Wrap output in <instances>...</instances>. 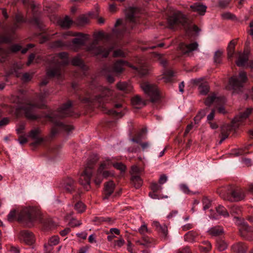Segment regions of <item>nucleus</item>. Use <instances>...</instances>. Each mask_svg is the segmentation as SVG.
<instances>
[{
    "mask_svg": "<svg viewBox=\"0 0 253 253\" xmlns=\"http://www.w3.org/2000/svg\"><path fill=\"white\" fill-rule=\"evenodd\" d=\"M115 169L119 170L121 172H125L126 169V167L122 163H113V166Z\"/></svg>",
    "mask_w": 253,
    "mask_h": 253,
    "instance_id": "obj_54",
    "label": "nucleus"
},
{
    "mask_svg": "<svg viewBox=\"0 0 253 253\" xmlns=\"http://www.w3.org/2000/svg\"><path fill=\"white\" fill-rule=\"evenodd\" d=\"M25 128V124L24 123H20L17 126L16 129V132L18 135L25 134L24 130Z\"/></svg>",
    "mask_w": 253,
    "mask_h": 253,
    "instance_id": "obj_58",
    "label": "nucleus"
},
{
    "mask_svg": "<svg viewBox=\"0 0 253 253\" xmlns=\"http://www.w3.org/2000/svg\"><path fill=\"white\" fill-rule=\"evenodd\" d=\"M113 162L112 159L106 158L100 164L98 172H100L102 170L110 169L113 166Z\"/></svg>",
    "mask_w": 253,
    "mask_h": 253,
    "instance_id": "obj_27",
    "label": "nucleus"
},
{
    "mask_svg": "<svg viewBox=\"0 0 253 253\" xmlns=\"http://www.w3.org/2000/svg\"><path fill=\"white\" fill-rule=\"evenodd\" d=\"M41 212L36 208L25 207L18 213V220L30 227L34 223L41 221Z\"/></svg>",
    "mask_w": 253,
    "mask_h": 253,
    "instance_id": "obj_6",
    "label": "nucleus"
},
{
    "mask_svg": "<svg viewBox=\"0 0 253 253\" xmlns=\"http://www.w3.org/2000/svg\"><path fill=\"white\" fill-rule=\"evenodd\" d=\"M198 44L196 42L191 43L188 44L181 43L179 45V49L184 54L189 53L192 51L197 49Z\"/></svg>",
    "mask_w": 253,
    "mask_h": 253,
    "instance_id": "obj_21",
    "label": "nucleus"
},
{
    "mask_svg": "<svg viewBox=\"0 0 253 253\" xmlns=\"http://www.w3.org/2000/svg\"><path fill=\"white\" fill-rule=\"evenodd\" d=\"M53 247L45 244L44 245V253H53Z\"/></svg>",
    "mask_w": 253,
    "mask_h": 253,
    "instance_id": "obj_64",
    "label": "nucleus"
},
{
    "mask_svg": "<svg viewBox=\"0 0 253 253\" xmlns=\"http://www.w3.org/2000/svg\"><path fill=\"white\" fill-rule=\"evenodd\" d=\"M111 175V172L106 169L102 170L100 172H98L97 171L95 177L94 182L96 185H100L103 178H107Z\"/></svg>",
    "mask_w": 253,
    "mask_h": 253,
    "instance_id": "obj_25",
    "label": "nucleus"
},
{
    "mask_svg": "<svg viewBox=\"0 0 253 253\" xmlns=\"http://www.w3.org/2000/svg\"><path fill=\"white\" fill-rule=\"evenodd\" d=\"M140 87L145 94H147L152 102L159 99V91L157 86L148 82H144L140 84Z\"/></svg>",
    "mask_w": 253,
    "mask_h": 253,
    "instance_id": "obj_12",
    "label": "nucleus"
},
{
    "mask_svg": "<svg viewBox=\"0 0 253 253\" xmlns=\"http://www.w3.org/2000/svg\"><path fill=\"white\" fill-rule=\"evenodd\" d=\"M232 250L236 253H246L247 246L242 243H238L232 246Z\"/></svg>",
    "mask_w": 253,
    "mask_h": 253,
    "instance_id": "obj_32",
    "label": "nucleus"
},
{
    "mask_svg": "<svg viewBox=\"0 0 253 253\" xmlns=\"http://www.w3.org/2000/svg\"><path fill=\"white\" fill-rule=\"evenodd\" d=\"M97 90L101 92V94L93 97L90 95L87 97H84L81 99L83 103H95L98 102L99 106H100L102 103H103V97L106 96L111 95L113 94V91L109 88L103 87L101 85L96 86Z\"/></svg>",
    "mask_w": 253,
    "mask_h": 253,
    "instance_id": "obj_11",
    "label": "nucleus"
},
{
    "mask_svg": "<svg viewBox=\"0 0 253 253\" xmlns=\"http://www.w3.org/2000/svg\"><path fill=\"white\" fill-rule=\"evenodd\" d=\"M206 111L202 110L200 111L198 114L194 118V121L195 124H198L202 118H203L206 115Z\"/></svg>",
    "mask_w": 253,
    "mask_h": 253,
    "instance_id": "obj_50",
    "label": "nucleus"
},
{
    "mask_svg": "<svg viewBox=\"0 0 253 253\" xmlns=\"http://www.w3.org/2000/svg\"><path fill=\"white\" fill-rule=\"evenodd\" d=\"M126 53L121 49H117L115 50L113 54V56L114 57H125L126 56Z\"/></svg>",
    "mask_w": 253,
    "mask_h": 253,
    "instance_id": "obj_59",
    "label": "nucleus"
},
{
    "mask_svg": "<svg viewBox=\"0 0 253 253\" xmlns=\"http://www.w3.org/2000/svg\"><path fill=\"white\" fill-rule=\"evenodd\" d=\"M130 141L135 142L136 143H139L143 150L147 149L150 146V143L148 142H144V143H140L141 142V139L139 138H132L130 139Z\"/></svg>",
    "mask_w": 253,
    "mask_h": 253,
    "instance_id": "obj_47",
    "label": "nucleus"
},
{
    "mask_svg": "<svg viewBox=\"0 0 253 253\" xmlns=\"http://www.w3.org/2000/svg\"><path fill=\"white\" fill-rule=\"evenodd\" d=\"M153 225L156 226L160 233H161L165 237L168 234V228L165 224L161 225L157 221H154Z\"/></svg>",
    "mask_w": 253,
    "mask_h": 253,
    "instance_id": "obj_37",
    "label": "nucleus"
},
{
    "mask_svg": "<svg viewBox=\"0 0 253 253\" xmlns=\"http://www.w3.org/2000/svg\"><path fill=\"white\" fill-rule=\"evenodd\" d=\"M153 239L148 236H142L141 240L136 241V243L138 245L143 246L146 248H149L151 246L153 243Z\"/></svg>",
    "mask_w": 253,
    "mask_h": 253,
    "instance_id": "obj_33",
    "label": "nucleus"
},
{
    "mask_svg": "<svg viewBox=\"0 0 253 253\" xmlns=\"http://www.w3.org/2000/svg\"><path fill=\"white\" fill-rule=\"evenodd\" d=\"M216 248L219 251H223L227 249V244L223 240H218L216 242Z\"/></svg>",
    "mask_w": 253,
    "mask_h": 253,
    "instance_id": "obj_49",
    "label": "nucleus"
},
{
    "mask_svg": "<svg viewBox=\"0 0 253 253\" xmlns=\"http://www.w3.org/2000/svg\"><path fill=\"white\" fill-rule=\"evenodd\" d=\"M219 196L224 200L238 202L245 198L244 191L240 187L228 186L219 191Z\"/></svg>",
    "mask_w": 253,
    "mask_h": 253,
    "instance_id": "obj_7",
    "label": "nucleus"
},
{
    "mask_svg": "<svg viewBox=\"0 0 253 253\" xmlns=\"http://www.w3.org/2000/svg\"><path fill=\"white\" fill-rule=\"evenodd\" d=\"M97 160L98 158L96 157H94L92 160L89 159L84 170L80 175L79 182L86 190H88L90 188V181L92 173V169Z\"/></svg>",
    "mask_w": 253,
    "mask_h": 253,
    "instance_id": "obj_9",
    "label": "nucleus"
},
{
    "mask_svg": "<svg viewBox=\"0 0 253 253\" xmlns=\"http://www.w3.org/2000/svg\"><path fill=\"white\" fill-rule=\"evenodd\" d=\"M224 101V97H217L215 93H212L207 97L205 101V104L206 106H210L212 103L218 104Z\"/></svg>",
    "mask_w": 253,
    "mask_h": 253,
    "instance_id": "obj_20",
    "label": "nucleus"
},
{
    "mask_svg": "<svg viewBox=\"0 0 253 253\" xmlns=\"http://www.w3.org/2000/svg\"><path fill=\"white\" fill-rule=\"evenodd\" d=\"M247 80L246 73L241 71L238 75L233 76L230 79L227 88L232 90L234 92H238L241 90Z\"/></svg>",
    "mask_w": 253,
    "mask_h": 253,
    "instance_id": "obj_10",
    "label": "nucleus"
},
{
    "mask_svg": "<svg viewBox=\"0 0 253 253\" xmlns=\"http://www.w3.org/2000/svg\"><path fill=\"white\" fill-rule=\"evenodd\" d=\"M168 27L171 29H175L182 27L186 31L187 34L194 32L198 34L200 31L199 28L195 25H193L186 15L180 11L174 12L168 18Z\"/></svg>",
    "mask_w": 253,
    "mask_h": 253,
    "instance_id": "obj_5",
    "label": "nucleus"
},
{
    "mask_svg": "<svg viewBox=\"0 0 253 253\" xmlns=\"http://www.w3.org/2000/svg\"><path fill=\"white\" fill-rule=\"evenodd\" d=\"M139 67H136L131 65L128 62L119 60L115 62L111 66L105 67L103 69L104 74L106 77L107 81L109 83H113L115 81L114 77L111 74L120 75L124 70L125 66H128L137 71L141 76H145L148 74L149 69L147 65L141 60L138 61Z\"/></svg>",
    "mask_w": 253,
    "mask_h": 253,
    "instance_id": "obj_2",
    "label": "nucleus"
},
{
    "mask_svg": "<svg viewBox=\"0 0 253 253\" xmlns=\"http://www.w3.org/2000/svg\"><path fill=\"white\" fill-rule=\"evenodd\" d=\"M116 87L119 90L127 93L132 91L133 87L129 82H119L116 84Z\"/></svg>",
    "mask_w": 253,
    "mask_h": 253,
    "instance_id": "obj_23",
    "label": "nucleus"
},
{
    "mask_svg": "<svg viewBox=\"0 0 253 253\" xmlns=\"http://www.w3.org/2000/svg\"><path fill=\"white\" fill-rule=\"evenodd\" d=\"M60 238L58 236H53L49 238L48 242L46 244L53 247L58 244Z\"/></svg>",
    "mask_w": 253,
    "mask_h": 253,
    "instance_id": "obj_44",
    "label": "nucleus"
},
{
    "mask_svg": "<svg viewBox=\"0 0 253 253\" xmlns=\"http://www.w3.org/2000/svg\"><path fill=\"white\" fill-rule=\"evenodd\" d=\"M17 140L21 145L26 143L28 141V139L25 134L19 135V138Z\"/></svg>",
    "mask_w": 253,
    "mask_h": 253,
    "instance_id": "obj_62",
    "label": "nucleus"
},
{
    "mask_svg": "<svg viewBox=\"0 0 253 253\" xmlns=\"http://www.w3.org/2000/svg\"><path fill=\"white\" fill-rule=\"evenodd\" d=\"M138 232L142 235V236H145V234L150 232L148 229L147 226L145 223H143L141 226L138 229Z\"/></svg>",
    "mask_w": 253,
    "mask_h": 253,
    "instance_id": "obj_52",
    "label": "nucleus"
},
{
    "mask_svg": "<svg viewBox=\"0 0 253 253\" xmlns=\"http://www.w3.org/2000/svg\"><path fill=\"white\" fill-rule=\"evenodd\" d=\"M10 39L8 36H5L0 34V43L8 42ZM9 50L3 49L0 47V62H4L9 54Z\"/></svg>",
    "mask_w": 253,
    "mask_h": 253,
    "instance_id": "obj_19",
    "label": "nucleus"
},
{
    "mask_svg": "<svg viewBox=\"0 0 253 253\" xmlns=\"http://www.w3.org/2000/svg\"><path fill=\"white\" fill-rule=\"evenodd\" d=\"M210 90L209 86L207 83H202L199 86V91L202 95L207 94Z\"/></svg>",
    "mask_w": 253,
    "mask_h": 253,
    "instance_id": "obj_42",
    "label": "nucleus"
},
{
    "mask_svg": "<svg viewBox=\"0 0 253 253\" xmlns=\"http://www.w3.org/2000/svg\"><path fill=\"white\" fill-rule=\"evenodd\" d=\"M237 58L236 63L238 66L243 67L247 66V67L253 69V60L250 61L249 64L247 62L249 59L248 52L245 51L243 53L239 52Z\"/></svg>",
    "mask_w": 253,
    "mask_h": 253,
    "instance_id": "obj_14",
    "label": "nucleus"
},
{
    "mask_svg": "<svg viewBox=\"0 0 253 253\" xmlns=\"http://www.w3.org/2000/svg\"><path fill=\"white\" fill-rule=\"evenodd\" d=\"M208 233L209 235L211 236L216 237L218 236H220L222 233H223L224 230L222 226H215L212 227L210 228L208 230Z\"/></svg>",
    "mask_w": 253,
    "mask_h": 253,
    "instance_id": "obj_30",
    "label": "nucleus"
},
{
    "mask_svg": "<svg viewBox=\"0 0 253 253\" xmlns=\"http://www.w3.org/2000/svg\"><path fill=\"white\" fill-rule=\"evenodd\" d=\"M66 45V43L61 40H57L51 42L50 47L52 48H62Z\"/></svg>",
    "mask_w": 253,
    "mask_h": 253,
    "instance_id": "obj_46",
    "label": "nucleus"
},
{
    "mask_svg": "<svg viewBox=\"0 0 253 253\" xmlns=\"http://www.w3.org/2000/svg\"><path fill=\"white\" fill-rule=\"evenodd\" d=\"M48 61L54 67L49 68L46 72L47 77H55L62 80L64 76V67L69 63L68 55L63 52L48 57Z\"/></svg>",
    "mask_w": 253,
    "mask_h": 253,
    "instance_id": "obj_4",
    "label": "nucleus"
},
{
    "mask_svg": "<svg viewBox=\"0 0 253 253\" xmlns=\"http://www.w3.org/2000/svg\"><path fill=\"white\" fill-rule=\"evenodd\" d=\"M184 237L185 241L190 243H194L199 241L201 236L198 232L191 230L188 232Z\"/></svg>",
    "mask_w": 253,
    "mask_h": 253,
    "instance_id": "obj_22",
    "label": "nucleus"
},
{
    "mask_svg": "<svg viewBox=\"0 0 253 253\" xmlns=\"http://www.w3.org/2000/svg\"><path fill=\"white\" fill-rule=\"evenodd\" d=\"M40 132L39 128H35L32 129L29 133V136L35 140L33 143L34 145L40 144L43 141V138L39 136Z\"/></svg>",
    "mask_w": 253,
    "mask_h": 253,
    "instance_id": "obj_24",
    "label": "nucleus"
},
{
    "mask_svg": "<svg viewBox=\"0 0 253 253\" xmlns=\"http://www.w3.org/2000/svg\"><path fill=\"white\" fill-rule=\"evenodd\" d=\"M180 190L184 194L187 195H193L195 194V193L193 192L189 189V187L186 184L182 183L179 185Z\"/></svg>",
    "mask_w": 253,
    "mask_h": 253,
    "instance_id": "obj_45",
    "label": "nucleus"
},
{
    "mask_svg": "<svg viewBox=\"0 0 253 253\" xmlns=\"http://www.w3.org/2000/svg\"><path fill=\"white\" fill-rule=\"evenodd\" d=\"M203 244L205 245V247H200V250L202 252H208L210 251L211 248V245L208 241H205L203 242Z\"/></svg>",
    "mask_w": 253,
    "mask_h": 253,
    "instance_id": "obj_53",
    "label": "nucleus"
},
{
    "mask_svg": "<svg viewBox=\"0 0 253 253\" xmlns=\"http://www.w3.org/2000/svg\"><path fill=\"white\" fill-rule=\"evenodd\" d=\"M19 240L27 245L33 244L35 241V238L33 233L28 230L21 231L19 234Z\"/></svg>",
    "mask_w": 253,
    "mask_h": 253,
    "instance_id": "obj_16",
    "label": "nucleus"
},
{
    "mask_svg": "<svg viewBox=\"0 0 253 253\" xmlns=\"http://www.w3.org/2000/svg\"><path fill=\"white\" fill-rule=\"evenodd\" d=\"M163 79L166 83L171 82L172 77L174 76V72L170 70H167L164 73Z\"/></svg>",
    "mask_w": 253,
    "mask_h": 253,
    "instance_id": "obj_40",
    "label": "nucleus"
},
{
    "mask_svg": "<svg viewBox=\"0 0 253 253\" xmlns=\"http://www.w3.org/2000/svg\"><path fill=\"white\" fill-rule=\"evenodd\" d=\"M231 126L228 125H224L221 127V139L219 142L221 144L229 136Z\"/></svg>",
    "mask_w": 253,
    "mask_h": 253,
    "instance_id": "obj_29",
    "label": "nucleus"
},
{
    "mask_svg": "<svg viewBox=\"0 0 253 253\" xmlns=\"http://www.w3.org/2000/svg\"><path fill=\"white\" fill-rule=\"evenodd\" d=\"M222 54V52L220 50L216 51L215 52L214 56V60L216 63H220L221 62V57Z\"/></svg>",
    "mask_w": 253,
    "mask_h": 253,
    "instance_id": "obj_60",
    "label": "nucleus"
},
{
    "mask_svg": "<svg viewBox=\"0 0 253 253\" xmlns=\"http://www.w3.org/2000/svg\"><path fill=\"white\" fill-rule=\"evenodd\" d=\"M10 101L11 102H13V103H16L18 104H20L23 103V100L20 97L14 96V95L11 96V97L10 98Z\"/></svg>",
    "mask_w": 253,
    "mask_h": 253,
    "instance_id": "obj_63",
    "label": "nucleus"
},
{
    "mask_svg": "<svg viewBox=\"0 0 253 253\" xmlns=\"http://www.w3.org/2000/svg\"><path fill=\"white\" fill-rule=\"evenodd\" d=\"M71 63L74 66L80 67V70L82 72H84H84L88 69L87 67L84 65L82 59L78 56L74 57L71 61Z\"/></svg>",
    "mask_w": 253,
    "mask_h": 253,
    "instance_id": "obj_28",
    "label": "nucleus"
},
{
    "mask_svg": "<svg viewBox=\"0 0 253 253\" xmlns=\"http://www.w3.org/2000/svg\"><path fill=\"white\" fill-rule=\"evenodd\" d=\"M151 189L154 192H157L162 189V187L156 182H152L151 184Z\"/></svg>",
    "mask_w": 253,
    "mask_h": 253,
    "instance_id": "obj_61",
    "label": "nucleus"
},
{
    "mask_svg": "<svg viewBox=\"0 0 253 253\" xmlns=\"http://www.w3.org/2000/svg\"><path fill=\"white\" fill-rule=\"evenodd\" d=\"M74 181L71 177H67L64 180L63 186L68 192H71L74 189Z\"/></svg>",
    "mask_w": 253,
    "mask_h": 253,
    "instance_id": "obj_35",
    "label": "nucleus"
},
{
    "mask_svg": "<svg viewBox=\"0 0 253 253\" xmlns=\"http://www.w3.org/2000/svg\"><path fill=\"white\" fill-rule=\"evenodd\" d=\"M131 183L135 188H140L142 185L143 181L139 175L131 176Z\"/></svg>",
    "mask_w": 253,
    "mask_h": 253,
    "instance_id": "obj_36",
    "label": "nucleus"
},
{
    "mask_svg": "<svg viewBox=\"0 0 253 253\" xmlns=\"http://www.w3.org/2000/svg\"><path fill=\"white\" fill-rule=\"evenodd\" d=\"M190 8L194 12H196L201 15H204L207 7L206 5L198 3H194L190 6Z\"/></svg>",
    "mask_w": 253,
    "mask_h": 253,
    "instance_id": "obj_31",
    "label": "nucleus"
},
{
    "mask_svg": "<svg viewBox=\"0 0 253 253\" xmlns=\"http://www.w3.org/2000/svg\"><path fill=\"white\" fill-rule=\"evenodd\" d=\"M126 23L132 25L137 22V10L134 7H128L126 10Z\"/></svg>",
    "mask_w": 253,
    "mask_h": 253,
    "instance_id": "obj_17",
    "label": "nucleus"
},
{
    "mask_svg": "<svg viewBox=\"0 0 253 253\" xmlns=\"http://www.w3.org/2000/svg\"><path fill=\"white\" fill-rule=\"evenodd\" d=\"M216 210L219 215H222L224 217L229 216V213L223 206L221 205L218 206L216 208Z\"/></svg>",
    "mask_w": 253,
    "mask_h": 253,
    "instance_id": "obj_43",
    "label": "nucleus"
},
{
    "mask_svg": "<svg viewBox=\"0 0 253 253\" xmlns=\"http://www.w3.org/2000/svg\"><path fill=\"white\" fill-rule=\"evenodd\" d=\"M89 21V19L87 16L85 15L81 16L77 19V23L79 26H83Z\"/></svg>",
    "mask_w": 253,
    "mask_h": 253,
    "instance_id": "obj_48",
    "label": "nucleus"
},
{
    "mask_svg": "<svg viewBox=\"0 0 253 253\" xmlns=\"http://www.w3.org/2000/svg\"><path fill=\"white\" fill-rule=\"evenodd\" d=\"M131 102L133 107L136 109H140L145 104L144 100L138 95L132 98Z\"/></svg>",
    "mask_w": 253,
    "mask_h": 253,
    "instance_id": "obj_26",
    "label": "nucleus"
},
{
    "mask_svg": "<svg viewBox=\"0 0 253 253\" xmlns=\"http://www.w3.org/2000/svg\"><path fill=\"white\" fill-rule=\"evenodd\" d=\"M58 23L61 27L64 28H68L73 23V21L69 16H66L64 18L60 19Z\"/></svg>",
    "mask_w": 253,
    "mask_h": 253,
    "instance_id": "obj_38",
    "label": "nucleus"
},
{
    "mask_svg": "<svg viewBox=\"0 0 253 253\" xmlns=\"http://www.w3.org/2000/svg\"><path fill=\"white\" fill-rule=\"evenodd\" d=\"M15 23L10 29L11 32H14V31L18 27V24L19 23H23L25 21L23 16L20 13H17L15 15Z\"/></svg>",
    "mask_w": 253,
    "mask_h": 253,
    "instance_id": "obj_39",
    "label": "nucleus"
},
{
    "mask_svg": "<svg viewBox=\"0 0 253 253\" xmlns=\"http://www.w3.org/2000/svg\"><path fill=\"white\" fill-rule=\"evenodd\" d=\"M108 113L117 117H122L125 114V113L122 111H119L118 110H110L108 111Z\"/></svg>",
    "mask_w": 253,
    "mask_h": 253,
    "instance_id": "obj_57",
    "label": "nucleus"
},
{
    "mask_svg": "<svg viewBox=\"0 0 253 253\" xmlns=\"http://www.w3.org/2000/svg\"><path fill=\"white\" fill-rule=\"evenodd\" d=\"M85 209V206L81 202H78L75 205V209L78 212H83L84 211Z\"/></svg>",
    "mask_w": 253,
    "mask_h": 253,
    "instance_id": "obj_51",
    "label": "nucleus"
},
{
    "mask_svg": "<svg viewBox=\"0 0 253 253\" xmlns=\"http://www.w3.org/2000/svg\"><path fill=\"white\" fill-rule=\"evenodd\" d=\"M66 36L77 37L72 41L73 44L75 46L74 50H77L79 47L84 45L89 38V36L87 34L77 32L72 33L71 32H68L63 34L62 37L63 38H65Z\"/></svg>",
    "mask_w": 253,
    "mask_h": 253,
    "instance_id": "obj_13",
    "label": "nucleus"
},
{
    "mask_svg": "<svg viewBox=\"0 0 253 253\" xmlns=\"http://www.w3.org/2000/svg\"><path fill=\"white\" fill-rule=\"evenodd\" d=\"M253 109L252 108H247L244 112H241L237 115L232 121L233 125L234 127H238L242 124L250 114L252 113Z\"/></svg>",
    "mask_w": 253,
    "mask_h": 253,
    "instance_id": "obj_15",
    "label": "nucleus"
},
{
    "mask_svg": "<svg viewBox=\"0 0 253 253\" xmlns=\"http://www.w3.org/2000/svg\"><path fill=\"white\" fill-rule=\"evenodd\" d=\"M115 188V184L112 181H109L105 185L104 193L105 198H108L113 192Z\"/></svg>",
    "mask_w": 253,
    "mask_h": 253,
    "instance_id": "obj_34",
    "label": "nucleus"
},
{
    "mask_svg": "<svg viewBox=\"0 0 253 253\" xmlns=\"http://www.w3.org/2000/svg\"><path fill=\"white\" fill-rule=\"evenodd\" d=\"M203 210L206 211L209 209L211 206V201L207 197H204L203 199Z\"/></svg>",
    "mask_w": 253,
    "mask_h": 253,
    "instance_id": "obj_56",
    "label": "nucleus"
},
{
    "mask_svg": "<svg viewBox=\"0 0 253 253\" xmlns=\"http://www.w3.org/2000/svg\"><path fill=\"white\" fill-rule=\"evenodd\" d=\"M235 44L236 42L234 41H231L228 44L227 52L229 59L232 58L234 55Z\"/></svg>",
    "mask_w": 253,
    "mask_h": 253,
    "instance_id": "obj_41",
    "label": "nucleus"
},
{
    "mask_svg": "<svg viewBox=\"0 0 253 253\" xmlns=\"http://www.w3.org/2000/svg\"><path fill=\"white\" fill-rule=\"evenodd\" d=\"M241 236L247 239L253 238V227H250L245 222L241 224L239 226Z\"/></svg>",
    "mask_w": 253,
    "mask_h": 253,
    "instance_id": "obj_18",
    "label": "nucleus"
},
{
    "mask_svg": "<svg viewBox=\"0 0 253 253\" xmlns=\"http://www.w3.org/2000/svg\"><path fill=\"white\" fill-rule=\"evenodd\" d=\"M230 212L234 215H239L241 213V209L237 205H234L231 208Z\"/></svg>",
    "mask_w": 253,
    "mask_h": 253,
    "instance_id": "obj_55",
    "label": "nucleus"
},
{
    "mask_svg": "<svg viewBox=\"0 0 253 253\" xmlns=\"http://www.w3.org/2000/svg\"><path fill=\"white\" fill-rule=\"evenodd\" d=\"M71 106L72 102L68 101L60 107L57 111L46 116L54 125L51 129V133L53 135L60 130L69 132L74 129L72 126L65 125L58 120L59 118L72 116Z\"/></svg>",
    "mask_w": 253,
    "mask_h": 253,
    "instance_id": "obj_3",
    "label": "nucleus"
},
{
    "mask_svg": "<svg viewBox=\"0 0 253 253\" xmlns=\"http://www.w3.org/2000/svg\"><path fill=\"white\" fill-rule=\"evenodd\" d=\"M48 95L47 91H44L43 92H41L38 97V99L41 102H34L27 103L24 106L22 107V109L24 110L26 117L31 120H35L39 118L40 116L36 115L35 113V110L36 107L41 108L44 105V100L45 98Z\"/></svg>",
    "mask_w": 253,
    "mask_h": 253,
    "instance_id": "obj_8",
    "label": "nucleus"
},
{
    "mask_svg": "<svg viewBox=\"0 0 253 253\" xmlns=\"http://www.w3.org/2000/svg\"><path fill=\"white\" fill-rule=\"evenodd\" d=\"M124 28L122 20L118 19L115 25L112 34L105 33L102 31L95 33L92 42L87 47L86 50L94 55H100L106 57L115 47L114 39H119L124 34V30L120 31L118 27Z\"/></svg>",
    "mask_w": 253,
    "mask_h": 253,
    "instance_id": "obj_1",
    "label": "nucleus"
}]
</instances>
